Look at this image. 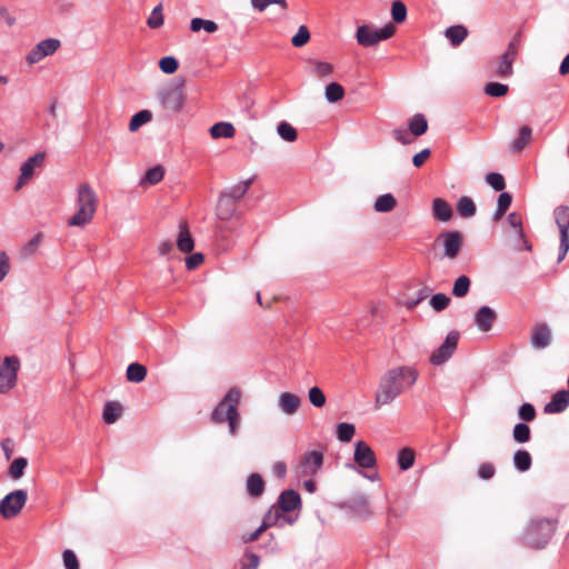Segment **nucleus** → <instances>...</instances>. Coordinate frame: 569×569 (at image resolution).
Wrapping results in <instances>:
<instances>
[{"instance_id": "obj_16", "label": "nucleus", "mask_w": 569, "mask_h": 569, "mask_svg": "<svg viewBox=\"0 0 569 569\" xmlns=\"http://www.w3.org/2000/svg\"><path fill=\"white\" fill-rule=\"evenodd\" d=\"M353 458L362 468H372L376 466V455L365 441H358L356 443Z\"/></svg>"}, {"instance_id": "obj_57", "label": "nucleus", "mask_w": 569, "mask_h": 569, "mask_svg": "<svg viewBox=\"0 0 569 569\" xmlns=\"http://www.w3.org/2000/svg\"><path fill=\"white\" fill-rule=\"evenodd\" d=\"M62 559L66 569H79V560L72 550H64L62 553Z\"/></svg>"}, {"instance_id": "obj_47", "label": "nucleus", "mask_w": 569, "mask_h": 569, "mask_svg": "<svg viewBox=\"0 0 569 569\" xmlns=\"http://www.w3.org/2000/svg\"><path fill=\"white\" fill-rule=\"evenodd\" d=\"M308 399L316 408H322L326 405V395L319 387H312L309 389Z\"/></svg>"}, {"instance_id": "obj_56", "label": "nucleus", "mask_w": 569, "mask_h": 569, "mask_svg": "<svg viewBox=\"0 0 569 569\" xmlns=\"http://www.w3.org/2000/svg\"><path fill=\"white\" fill-rule=\"evenodd\" d=\"M251 4L254 9L263 11L270 4H278L283 10L288 8L286 0H251Z\"/></svg>"}, {"instance_id": "obj_37", "label": "nucleus", "mask_w": 569, "mask_h": 569, "mask_svg": "<svg viewBox=\"0 0 569 569\" xmlns=\"http://www.w3.org/2000/svg\"><path fill=\"white\" fill-rule=\"evenodd\" d=\"M190 29L193 32H199L200 30H204L208 33H213L218 30V24L212 20H204L201 18H193L190 22Z\"/></svg>"}, {"instance_id": "obj_17", "label": "nucleus", "mask_w": 569, "mask_h": 569, "mask_svg": "<svg viewBox=\"0 0 569 569\" xmlns=\"http://www.w3.org/2000/svg\"><path fill=\"white\" fill-rule=\"evenodd\" d=\"M551 342V330L547 323H536L531 330V345L536 349H543Z\"/></svg>"}, {"instance_id": "obj_34", "label": "nucleus", "mask_w": 569, "mask_h": 569, "mask_svg": "<svg viewBox=\"0 0 569 569\" xmlns=\"http://www.w3.org/2000/svg\"><path fill=\"white\" fill-rule=\"evenodd\" d=\"M345 88L338 82H330L325 89V96L328 102L335 103L343 99Z\"/></svg>"}, {"instance_id": "obj_9", "label": "nucleus", "mask_w": 569, "mask_h": 569, "mask_svg": "<svg viewBox=\"0 0 569 569\" xmlns=\"http://www.w3.org/2000/svg\"><path fill=\"white\" fill-rule=\"evenodd\" d=\"M160 101L162 106L172 111L180 112L186 101L183 84L171 86L160 92Z\"/></svg>"}, {"instance_id": "obj_55", "label": "nucleus", "mask_w": 569, "mask_h": 569, "mask_svg": "<svg viewBox=\"0 0 569 569\" xmlns=\"http://www.w3.org/2000/svg\"><path fill=\"white\" fill-rule=\"evenodd\" d=\"M486 181L496 190L501 191L506 188L505 178L497 172H491L486 176Z\"/></svg>"}, {"instance_id": "obj_33", "label": "nucleus", "mask_w": 569, "mask_h": 569, "mask_svg": "<svg viewBox=\"0 0 569 569\" xmlns=\"http://www.w3.org/2000/svg\"><path fill=\"white\" fill-rule=\"evenodd\" d=\"M311 71L319 79L327 78L333 73V66L327 61L310 60Z\"/></svg>"}, {"instance_id": "obj_51", "label": "nucleus", "mask_w": 569, "mask_h": 569, "mask_svg": "<svg viewBox=\"0 0 569 569\" xmlns=\"http://www.w3.org/2000/svg\"><path fill=\"white\" fill-rule=\"evenodd\" d=\"M159 68L163 73L172 74L178 70L179 63L174 57L168 56L160 59Z\"/></svg>"}, {"instance_id": "obj_39", "label": "nucleus", "mask_w": 569, "mask_h": 569, "mask_svg": "<svg viewBox=\"0 0 569 569\" xmlns=\"http://www.w3.org/2000/svg\"><path fill=\"white\" fill-rule=\"evenodd\" d=\"M152 119V113L149 110H141L137 112L129 122V130L137 131L141 126L148 123Z\"/></svg>"}, {"instance_id": "obj_31", "label": "nucleus", "mask_w": 569, "mask_h": 569, "mask_svg": "<svg viewBox=\"0 0 569 569\" xmlns=\"http://www.w3.org/2000/svg\"><path fill=\"white\" fill-rule=\"evenodd\" d=\"M396 206V198L391 193H385L376 199L373 207L377 212H390Z\"/></svg>"}, {"instance_id": "obj_13", "label": "nucleus", "mask_w": 569, "mask_h": 569, "mask_svg": "<svg viewBox=\"0 0 569 569\" xmlns=\"http://www.w3.org/2000/svg\"><path fill=\"white\" fill-rule=\"evenodd\" d=\"M44 158H46L44 152H38L22 163V166L20 168V176H19L17 184L14 187L16 191H19L23 186H26L33 178L34 170L37 168H40L43 164Z\"/></svg>"}, {"instance_id": "obj_2", "label": "nucleus", "mask_w": 569, "mask_h": 569, "mask_svg": "<svg viewBox=\"0 0 569 569\" xmlns=\"http://www.w3.org/2000/svg\"><path fill=\"white\" fill-rule=\"evenodd\" d=\"M241 400V390L232 387L228 390L222 400L211 412V421L214 423L228 422L229 433L236 436L240 426V413L238 407Z\"/></svg>"}, {"instance_id": "obj_3", "label": "nucleus", "mask_w": 569, "mask_h": 569, "mask_svg": "<svg viewBox=\"0 0 569 569\" xmlns=\"http://www.w3.org/2000/svg\"><path fill=\"white\" fill-rule=\"evenodd\" d=\"M77 212L69 219L70 227H84L90 223L98 209V197L92 187L83 182L78 187Z\"/></svg>"}, {"instance_id": "obj_35", "label": "nucleus", "mask_w": 569, "mask_h": 569, "mask_svg": "<svg viewBox=\"0 0 569 569\" xmlns=\"http://www.w3.org/2000/svg\"><path fill=\"white\" fill-rule=\"evenodd\" d=\"M476 204L473 200L467 196L461 197L457 202V211L463 218H470L476 214Z\"/></svg>"}, {"instance_id": "obj_6", "label": "nucleus", "mask_w": 569, "mask_h": 569, "mask_svg": "<svg viewBox=\"0 0 569 569\" xmlns=\"http://www.w3.org/2000/svg\"><path fill=\"white\" fill-rule=\"evenodd\" d=\"M396 32V27L392 23L386 24L382 29L377 30L370 26L363 24L357 29L356 38L360 46L371 47L376 46L381 40L391 38Z\"/></svg>"}, {"instance_id": "obj_61", "label": "nucleus", "mask_w": 569, "mask_h": 569, "mask_svg": "<svg viewBox=\"0 0 569 569\" xmlns=\"http://www.w3.org/2000/svg\"><path fill=\"white\" fill-rule=\"evenodd\" d=\"M519 417L525 421H532L536 418V409L531 403H523L519 408Z\"/></svg>"}, {"instance_id": "obj_22", "label": "nucleus", "mask_w": 569, "mask_h": 569, "mask_svg": "<svg viewBox=\"0 0 569 569\" xmlns=\"http://www.w3.org/2000/svg\"><path fill=\"white\" fill-rule=\"evenodd\" d=\"M301 503L300 496L295 490L283 491L278 500V505L282 511L289 512L297 509Z\"/></svg>"}, {"instance_id": "obj_5", "label": "nucleus", "mask_w": 569, "mask_h": 569, "mask_svg": "<svg viewBox=\"0 0 569 569\" xmlns=\"http://www.w3.org/2000/svg\"><path fill=\"white\" fill-rule=\"evenodd\" d=\"M555 529V523L547 519L531 522L527 530V543L536 549L543 548L551 539Z\"/></svg>"}, {"instance_id": "obj_27", "label": "nucleus", "mask_w": 569, "mask_h": 569, "mask_svg": "<svg viewBox=\"0 0 569 569\" xmlns=\"http://www.w3.org/2000/svg\"><path fill=\"white\" fill-rule=\"evenodd\" d=\"M445 36L453 47H458L467 38L468 29L461 24L452 26L445 31Z\"/></svg>"}, {"instance_id": "obj_41", "label": "nucleus", "mask_w": 569, "mask_h": 569, "mask_svg": "<svg viewBox=\"0 0 569 569\" xmlns=\"http://www.w3.org/2000/svg\"><path fill=\"white\" fill-rule=\"evenodd\" d=\"M415 463V451L410 448H403L398 455V465L401 470L410 469Z\"/></svg>"}, {"instance_id": "obj_14", "label": "nucleus", "mask_w": 569, "mask_h": 569, "mask_svg": "<svg viewBox=\"0 0 569 569\" xmlns=\"http://www.w3.org/2000/svg\"><path fill=\"white\" fill-rule=\"evenodd\" d=\"M58 39H46L40 41L27 56L26 60L29 64H34L48 56H52L60 47Z\"/></svg>"}, {"instance_id": "obj_25", "label": "nucleus", "mask_w": 569, "mask_h": 569, "mask_svg": "<svg viewBox=\"0 0 569 569\" xmlns=\"http://www.w3.org/2000/svg\"><path fill=\"white\" fill-rule=\"evenodd\" d=\"M247 491L250 497L258 498L264 491V480L259 473H251L247 479Z\"/></svg>"}, {"instance_id": "obj_29", "label": "nucleus", "mask_w": 569, "mask_h": 569, "mask_svg": "<svg viewBox=\"0 0 569 569\" xmlns=\"http://www.w3.org/2000/svg\"><path fill=\"white\" fill-rule=\"evenodd\" d=\"M122 415V406L117 401L107 402L103 407L102 418L108 425L114 423Z\"/></svg>"}, {"instance_id": "obj_48", "label": "nucleus", "mask_w": 569, "mask_h": 569, "mask_svg": "<svg viewBox=\"0 0 569 569\" xmlns=\"http://www.w3.org/2000/svg\"><path fill=\"white\" fill-rule=\"evenodd\" d=\"M356 428L351 423L341 422L337 426V436L340 441L348 442L352 439Z\"/></svg>"}, {"instance_id": "obj_8", "label": "nucleus", "mask_w": 569, "mask_h": 569, "mask_svg": "<svg viewBox=\"0 0 569 569\" xmlns=\"http://www.w3.org/2000/svg\"><path fill=\"white\" fill-rule=\"evenodd\" d=\"M20 361L17 357H6L0 367V393H7L17 383Z\"/></svg>"}, {"instance_id": "obj_19", "label": "nucleus", "mask_w": 569, "mask_h": 569, "mask_svg": "<svg viewBox=\"0 0 569 569\" xmlns=\"http://www.w3.org/2000/svg\"><path fill=\"white\" fill-rule=\"evenodd\" d=\"M178 229L177 248L183 253H190L194 248V241L189 231L187 221H181Z\"/></svg>"}, {"instance_id": "obj_59", "label": "nucleus", "mask_w": 569, "mask_h": 569, "mask_svg": "<svg viewBox=\"0 0 569 569\" xmlns=\"http://www.w3.org/2000/svg\"><path fill=\"white\" fill-rule=\"evenodd\" d=\"M496 473V467L491 462H483L478 468V476L483 480L491 479Z\"/></svg>"}, {"instance_id": "obj_52", "label": "nucleus", "mask_w": 569, "mask_h": 569, "mask_svg": "<svg viewBox=\"0 0 569 569\" xmlns=\"http://www.w3.org/2000/svg\"><path fill=\"white\" fill-rule=\"evenodd\" d=\"M391 16H392V20L396 23L403 22L407 18V8H406L405 3L399 0L392 2Z\"/></svg>"}, {"instance_id": "obj_58", "label": "nucleus", "mask_w": 569, "mask_h": 569, "mask_svg": "<svg viewBox=\"0 0 569 569\" xmlns=\"http://www.w3.org/2000/svg\"><path fill=\"white\" fill-rule=\"evenodd\" d=\"M508 223L515 229L516 234L520 239H523L521 217L518 213L512 212L508 216Z\"/></svg>"}, {"instance_id": "obj_26", "label": "nucleus", "mask_w": 569, "mask_h": 569, "mask_svg": "<svg viewBox=\"0 0 569 569\" xmlns=\"http://www.w3.org/2000/svg\"><path fill=\"white\" fill-rule=\"evenodd\" d=\"M532 130L528 126H522L519 129L518 138L511 143V150L513 152H521L531 141Z\"/></svg>"}, {"instance_id": "obj_38", "label": "nucleus", "mask_w": 569, "mask_h": 569, "mask_svg": "<svg viewBox=\"0 0 569 569\" xmlns=\"http://www.w3.org/2000/svg\"><path fill=\"white\" fill-rule=\"evenodd\" d=\"M164 177V169L163 167L161 166H156L151 169H149L147 172H146V176L144 178L141 180L140 184L141 186H146V184H157L159 183Z\"/></svg>"}, {"instance_id": "obj_10", "label": "nucleus", "mask_w": 569, "mask_h": 569, "mask_svg": "<svg viewBox=\"0 0 569 569\" xmlns=\"http://www.w3.org/2000/svg\"><path fill=\"white\" fill-rule=\"evenodd\" d=\"M458 340L459 332L450 331L447 335L445 342L431 353L430 362L433 366H441L448 361L457 349Z\"/></svg>"}, {"instance_id": "obj_15", "label": "nucleus", "mask_w": 569, "mask_h": 569, "mask_svg": "<svg viewBox=\"0 0 569 569\" xmlns=\"http://www.w3.org/2000/svg\"><path fill=\"white\" fill-rule=\"evenodd\" d=\"M238 203L233 199L228 198L227 194L220 193L216 206V216L221 222H229L238 218L237 211Z\"/></svg>"}, {"instance_id": "obj_32", "label": "nucleus", "mask_w": 569, "mask_h": 569, "mask_svg": "<svg viewBox=\"0 0 569 569\" xmlns=\"http://www.w3.org/2000/svg\"><path fill=\"white\" fill-rule=\"evenodd\" d=\"M126 376L130 382L139 383L146 379L147 368L138 362L130 363Z\"/></svg>"}, {"instance_id": "obj_24", "label": "nucleus", "mask_w": 569, "mask_h": 569, "mask_svg": "<svg viewBox=\"0 0 569 569\" xmlns=\"http://www.w3.org/2000/svg\"><path fill=\"white\" fill-rule=\"evenodd\" d=\"M253 179H248L244 181H239L238 183L233 184L232 187L223 190L221 193L227 194L228 198H231L234 200L236 203L244 197L248 189L250 188Z\"/></svg>"}, {"instance_id": "obj_54", "label": "nucleus", "mask_w": 569, "mask_h": 569, "mask_svg": "<svg viewBox=\"0 0 569 569\" xmlns=\"http://www.w3.org/2000/svg\"><path fill=\"white\" fill-rule=\"evenodd\" d=\"M450 301L451 300L447 295L437 293L430 299V306L436 311H442L449 306Z\"/></svg>"}, {"instance_id": "obj_21", "label": "nucleus", "mask_w": 569, "mask_h": 569, "mask_svg": "<svg viewBox=\"0 0 569 569\" xmlns=\"http://www.w3.org/2000/svg\"><path fill=\"white\" fill-rule=\"evenodd\" d=\"M280 409L286 415H295L301 406V399L291 392H282L278 400Z\"/></svg>"}, {"instance_id": "obj_20", "label": "nucleus", "mask_w": 569, "mask_h": 569, "mask_svg": "<svg viewBox=\"0 0 569 569\" xmlns=\"http://www.w3.org/2000/svg\"><path fill=\"white\" fill-rule=\"evenodd\" d=\"M569 406V392L567 390L557 391L550 402L545 407L546 413L562 412Z\"/></svg>"}, {"instance_id": "obj_40", "label": "nucleus", "mask_w": 569, "mask_h": 569, "mask_svg": "<svg viewBox=\"0 0 569 569\" xmlns=\"http://www.w3.org/2000/svg\"><path fill=\"white\" fill-rule=\"evenodd\" d=\"M513 462L516 468L523 472L530 469L532 460L527 450H518L513 456Z\"/></svg>"}, {"instance_id": "obj_30", "label": "nucleus", "mask_w": 569, "mask_h": 569, "mask_svg": "<svg viewBox=\"0 0 569 569\" xmlns=\"http://www.w3.org/2000/svg\"><path fill=\"white\" fill-rule=\"evenodd\" d=\"M210 134L214 139L233 138L236 129L230 122H218L210 128Z\"/></svg>"}, {"instance_id": "obj_42", "label": "nucleus", "mask_w": 569, "mask_h": 569, "mask_svg": "<svg viewBox=\"0 0 569 569\" xmlns=\"http://www.w3.org/2000/svg\"><path fill=\"white\" fill-rule=\"evenodd\" d=\"M511 201H512V197L510 193H508V192L500 193V196L498 197L495 220H500L505 216V213L507 212V210L509 209V207L511 204Z\"/></svg>"}, {"instance_id": "obj_12", "label": "nucleus", "mask_w": 569, "mask_h": 569, "mask_svg": "<svg viewBox=\"0 0 569 569\" xmlns=\"http://www.w3.org/2000/svg\"><path fill=\"white\" fill-rule=\"evenodd\" d=\"M322 466L323 452L321 450H311L301 456L298 469L302 476H316Z\"/></svg>"}, {"instance_id": "obj_36", "label": "nucleus", "mask_w": 569, "mask_h": 569, "mask_svg": "<svg viewBox=\"0 0 569 569\" xmlns=\"http://www.w3.org/2000/svg\"><path fill=\"white\" fill-rule=\"evenodd\" d=\"M427 129H428V122H427V119L425 118V116L415 114L409 120V130L413 136H416V137L422 136L427 131Z\"/></svg>"}, {"instance_id": "obj_60", "label": "nucleus", "mask_w": 569, "mask_h": 569, "mask_svg": "<svg viewBox=\"0 0 569 569\" xmlns=\"http://www.w3.org/2000/svg\"><path fill=\"white\" fill-rule=\"evenodd\" d=\"M272 520H271V515H267L266 518L263 519V522L262 525L254 531L252 532L247 539L246 541H256L262 532H264L270 526H272Z\"/></svg>"}, {"instance_id": "obj_7", "label": "nucleus", "mask_w": 569, "mask_h": 569, "mask_svg": "<svg viewBox=\"0 0 569 569\" xmlns=\"http://www.w3.org/2000/svg\"><path fill=\"white\" fill-rule=\"evenodd\" d=\"M27 500L28 495L26 490L18 489L8 493L0 501V515L4 519L16 518L23 509Z\"/></svg>"}, {"instance_id": "obj_46", "label": "nucleus", "mask_w": 569, "mask_h": 569, "mask_svg": "<svg viewBox=\"0 0 569 569\" xmlns=\"http://www.w3.org/2000/svg\"><path fill=\"white\" fill-rule=\"evenodd\" d=\"M531 430L526 423H517L513 428V439L519 443H525L530 440Z\"/></svg>"}, {"instance_id": "obj_45", "label": "nucleus", "mask_w": 569, "mask_h": 569, "mask_svg": "<svg viewBox=\"0 0 569 569\" xmlns=\"http://www.w3.org/2000/svg\"><path fill=\"white\" fill-rule=\"evenodd\" d=\"M277 131L278 134L288 142H293L297 140V130L286 121H282L278 124Z\"/></svg>"}, {"instance_id": "obj_53", "label": "nucleus", "mask_w": 569, "mask_h": 569, "mask_svg": "<svg viewBox=\"0 0 569 569\" xmlns=\"http://www.w3.org/2000/svg\"><path fill=\"white\" fill-rule=\"evenodd\" d=\"M147 24L151 29H157L163 24L162 6L158 4L153 8L151 14L147 20Z\"/></svg>"}, {"instance_id": "obj_43", "label": "nucleus", "mask_w": 569, "mask_h": 569, "mask_svg": "<svg viewBox=\"0 0 569 569\" xmlns=\"http://www.w3.org/2000/svg\"><path fill=\"white\" fill-rule=\"evenodd\" d=\"M470 283V279L467 276H460L453 283L452 295L457 298L467 296Z\"/></svg>"}, {"instance_id": "obj_23", "label": "nucleus", "mask_w": 569, "mask_h": 569, "mask_svg": "<svg viewBox=\"0 0 569 569\" xmlns=\"http://www.w3.org/2000/svg\"><path fill=\"white\" fill-rule=\"evenodd\" d=\"M432 213L435 219L446 222L451 219L452 209L447 201L441 198H436L432 201Z\"/></svg>"}, {"instance_id": "obj_64", "label": "nucleus", "mask_w": 569, "mask_h": 569, "mask_svg": "<svg viewBox=\"0 0 569 569\" xmlns=\"http://www.w3.org/2000/svg\"><path fill=\"white\" fill-rule=\"evenodd\" d=\"M260 559L256 553H247L243 569H258Z\"/></svg>"}, {"instance_id": "obj_4", "label": "nucleus", "mask_w": 569, "mask_h": 569, "mask_svg": "<svg viewBox=\"0 0 569 569\" xmlns=\"http://www.w3.org/2000/svg\"><path fill=\"white\" fill-rule=\"evenodd\" d=\"M522 42V33L518 31L508 43L506 51L489 64L493 77L507 79L513 74V62L519 53Z\"/></svg>"}, {"instance_id": "obj_44", "label": "nucleus", "mask_w": 569, "mask_h": 569, "mask_svg": "<svg viewBox=\"0 0 569 569\" xmlns=\"http://www.w3.org/2000/svg\"><path fill=\"white\" fill-rule=\"evenodd\" d=\"M483 91L487 96L500 98L508 93L509 87L499 82H489L485 86Z\"/></svg>"}, {"instance_id": "obj_18", "label": "nucleus", "mask_w": 569, "mask_h": 569, "mask_svg": "<svg viewBox=\"0 0 569 569\" xmlns=\"http://www.w3.org/2000/svg\"><path fill=\"white\" fill-rule=\"evenodd\" d=\"M496 319H497V315H496L495 310H492L488 306L480 307L475 315L476 326L478 327V329L480 331H483V332H487L492 328Z\"/></svg>"}, {"instance_id": "obj_28", "label": "nucleus", "mask_w": 569, "mask_h": 569, "mask_svg": "<svg viewBox=\"0 0 569 569\" xmlns=\"http://www.w3.org/2000/svg\"><path fill=\"white\" fill-rule=\"evenodd\" d=\"M555 218L560 230V238L569 237V208H557L555 211Z\"/></svg>"}, {"instance_id": "obj_1", "label": "nucleus", "mask_w": 569, "mask_h": 569, "mask_svg": "<svg viewBox=\"0 0 569 569\" xmlns=\"http://www.w3.org/2000/svg\"><path fill=\"white\" fill-rule=\"evenodd\" d=\"M417 369L409 366H400L389 369L380 379L375 393V409L379 410L390 405L407 388L413 386L418 379Z\"/></svg>"}, {"instance_id": "obj_63", "label": "nucleus", "mask_w": 569, "mask_h": 569, "mask_svg": "<svg viewBox=\"0 0 569 569\" xmlns=\"http://www.w3.org/2000/svg\"><path fill=\"white\" fill-rule=\"evenodd\" d=\"M41 240H42V234H41V233L36 234V236H34V237H33V238H32V239L27 243V246L24 247V249H23V250H24V253H26L27 256H31V254H33V253L37 251V249H38L39 244L41 243Z\"/></svg>"}, {"instance_id": "obj_49", "label": "nucleus", "mask_w": 569, "mask_h": 569, "mask_svg": "<svg viewBox=\"0 0 569 569\" xmlns=\"http://www.w3.org/2000/svg\"><path fill=\"white\" fill-rule=\"evenodd\" d=\"M27 466H28V461L26 458L14 459L9 467V476L12 479L21 478Z\"/></svg>"}, {"instance_id": "obj_50", "label": "nucleus", "mask_w": 569, "mask_h": 569, "mask_svg": "<svg viewBox=\"0 0 569 569\" xmlns=\"http://www.w3.org/2000/svg\"><path fill=\"white\" fill-rule=\"evenodd\" d=\"M310 40V32L306 26H300L298 32L292 37L291 43L293 47L301 48Z\"/></svg>"}, {"instance_id": "obj_62", "label": "nucleus", "mask_w": 569, "mask_h": 569, "mask_svg": "<svg viewBox=\"0 0 569 569\" xmlns=\"http://www.w3.org/2000/svg\"><path fill=\"white\" fill-rule=\"evenodd\" d=\"M204 257L200 252H196L186 258V267L188 270H194L202 264Z\"/></svg>"}, {"instance_id": "obj_11", "label": "nucleus", "mask_w": 569, "mask_h": 569, "mask_svg": "<svg viewBox=\"0 0 569 569\" xmlns=\"http://www.w3.org/2000/svg\"><path fill=\"white\" fill-rule=\"evenodd\" d=\"M436 241L442 243L447 258L455 259L462 248L463 237L459 231H445L438 236Z\"/></svg>"}]
</instances>
